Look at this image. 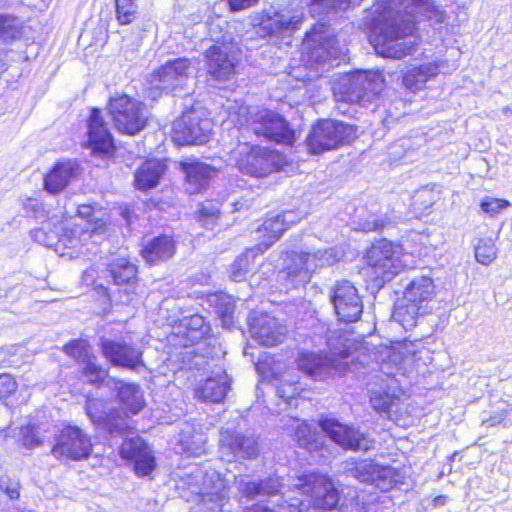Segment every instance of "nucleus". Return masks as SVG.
<instances>
[{
    "label": "nucleus",
    "instance_id": "obj_1",
    "mask_svg": "<svg viewBox=\"0 0 512 512\" xmlns=\"http://www.w3.org/2000/svg\"><path fill=\"white\" fill-rule=\"evenodd\" d=\"M117 407L109 408L104 398L87 397L85 413L91 423L110 437L133 432L129 420L139 415L147 406L144 391L139 384L114 379Z\"/></svg>",
    "mask_w": 512,
    "mask_h": 512
},
{
    "label": "nucleus",
    "instance_id": "obj_2",
    "mask_svg": "<svg viewBox=\"0 0 512 512\" xmlns=\"http://www.w3.org/2000/svg\"><path fill=\"white\" fill-rule=\"evenodd\" d=\"M290 490L303 497L297 504L290 503V512H331L339 508L341 493L327 473L306 470L293 477Z\"/></svg>",
    "mask_w": 512,
    "mask_h": 512
},
{
    "label": "nucleus",
    "instance_id": "obj_3",
    "mask_svg": "<svg viewBox=\"0 0 512 512\" xmlns=\"http://www.w3.org/2000/svg\"><path fill=\"white\" fill-rule=\"evenodd\" d=\"M403 244L380 238L372 242L363 253L361 273L366 282L382 288L396 276L407 270Z\"/></svg>",
    "mask_w": 512,
    "mask_h": 512
},
{
    "label": "nucleus",
    "instance_id": "obj_4",
    "mask_svg": "<svg viewBox=\"0 0 512 512\" xmlns=\"http://www.w3.org/2000/svg\"><path fill=\"white\" fill-rule=\"evenodd\" d=\"M359 137V127L338 119L320 118L311 126L304 144L307 153L320 156L349 147Z\"/></svg>",
    "mask_w": 512,
    "mask_h": 512
},
{
    "label": "nucleus",
    "instance_id": "obj_5",
    "mask_svg": "<svg viewBox=\"0 0 512 512\" xmlns=\"http://www.w3.org/2000/svg\"><path fill=\"white\" fill-rule=\"evenodd\" d=\"M106 111L116 131L122 135L135 136L142 132L149 122L145 104L124 92L108 98Z\"/></svg>",
    "mask_w": 512,
    "mask_h": 512
},
{
    "label": "nucleus",
    "instance_id": "obj_6",
    "mask_svg": "<svg viewBox=\"0 0 512 512\" xmlns=\"http://www.w3.org/2000/svg\"><path fill=\"white\" fill-rule=\"evenodd\" d=\"M288 164L284 153L260 145H246V150L238 152L234 158L235 167L243 175L257 179L281 172Z\"/></svg>",
    "mask_w": 512,
    "mask_h": 512
},
{
    "label": "nucleus",
    "instance_id": "obj_7",
    "mask_svg": "<svg viewBox=\"0 0 512 512\" xmlns=\"http://www.w3.org/2000/svg\"><path fill=\"white\" fill-rule=\"evenodd\" d=\"M349 357V350H343L333 355L303 350L298 353L295 363L296 368L305 376L313 381L322 382L344 376L350 368L346 361Z\"/></svg>",
    "mask_w": 512,
    "mask_h": 512
},
{
    "label": "nucleus",
    "instance_id": "obj_8",
    "mask_svg": "<svg viewBox=\"0 0 512 512\" xmlns=\"http://www.w3.org/2000/svg\"><path fill=\"white\" fill-rule=\"evenodd\" d=\"M248 127L257 137L281 146H294L297 136L286 117L279 112L262 108L247 120Z\"/></svg>",
    "mask_w": 512,
    "mask_h": 512
},
{
    "label": "nucleus",
    "instance_id": "obj_9",
    "mask_svg": "<svg viewBox=\"0 0 512 512\" xmlns=\"http://www.w3.org/2000/svg\"><path fill=\"white\" fill-rule=\"evenodd\" d=\"M241 50L232 42L216 41L203 53L206 74L215 82H227L239 73Z\"/></svg>",
    "mask_w": 512,
    "mask_h": 512
},
{
    "label": "nucleus",
    "instance_id": "obj_10",
    "mask_svg": "<svg viewBox=\"0 0 512 512\" xmlns=\"http://www.w3.org/2000/svg\"><path fill=\"white\" fill-rule=\"evenodd\" d=\"M211 135V120L193 108L183 111L172 124L171 139L177 147L204 145Z\"/></svg>",
    "mask_w": 512,
    "mask_h": 512
},
{
    "label": "nucleus",
    "instance_id": "obj_11",
    "mask_svg": "<svg viewBox=\"0 0 512 512\" xmlns=\"http://www.w3.org/2000/svg\"><path fill=\"white\" fill-rule=\"evenodd\" d=\"M92 451L91 437L75 425L64 426L51 448V454L60 461H84L91 456Z\"/></svg>",
    "mask_w": 512,
    "mask_h": 512
},
{
    "label": "nucleus",
    "instance_id": "obj_12",
    "mask_svg": "<svg viewBox=\"0 0 512 512\" xmlns=\"http://www.w3.org/2000/svg\"><path fill=\"white\" fill-rule=\"evenodd\" d=\"M384 82L385 78L381 72L357 71L340 86L339 101L349 105L370 102L374 96L379 94Z\"/></svg>",
    "mask_w": 512,
    "mask_h": 512
},
{
    "label": "nucleus",
    "instance_id": "obj_13",
    "mask_svg": "<svg viewBox=\"0 0 512 512\" xmlns=\"http://www.w3.org/2000/svg\"><path fill=\"white\" fill-rule=\"evenodd\" d=\"M417 23L411 19L394 18L382 29L384 42L379 54L385 58L402 59L416 50V43L403 44L397 41L410 36H417Z\"/></svg>",
    "mask_w": 512,
    "mask_h": 512
},
{
    "label": "nucleus",
    "instance_id": "obj_14",
    "mask_svg": "<svg viewBox=\"0 0 512 512\" xmlns=\"http://www.w3.org/2000/svg\"><path fill=\"white\" fill-rule=\"evenodd\" d=\"M105 275L110 283L118 287L120 295L127 297V304L137 295L141 282L140 270L130 256L112 258L105 264Z\"/></svg>",
    "mask_w": 512,
    "mask_h": 512
},
{
    "label": "nucleus",
    "instance_id": "obj_15",
    "mask_svg": "<svg viewBox=\"0 0 512 512\" xmlns=\"http://www.w3.org/2000/svg\"><path fill=\"white\" fill-rule=\"evenodd\" d=\"M288 229L289 224L284 215L279 214L265 218L256 229L258 243L254 247L246 249L237 258L236 264L246 270L250 262L273 246Z\"/></svg>",
    "mask_w": 512,
    "mask_h": 512
},
{
    "label": "nucleus",
    "instance_id": "obj_16",
    "mask_svg": "<svg viewBox=\"0 0 512 512\" xmlns=\"http://www.w3.org/2000/svg\"><path fill=\"white\" fill-rule=\"evenodd\" d=\"M86 126L87 139L84 147L90 149L94 155L112 156L116 151L115 139L100 108H90Z\"/></svg>",
    "mask_w": 512,
    "mask_h": 512
},
{
    "label": "nucleus",
    "instance_id": "obj_17",
    "mask_svg": "<svg viewBox=\"0 0 512 512\" xmlns=\"http://www.w3.org/2000/svg\"><path fill=\"white\" fill-rule=\"evenodd\" d=\"M331 302L339 322L351 324L360 320L363 303L356 287L351 282L337 281L332 290Z\"/></svg>",
    "mask_w": 512,
    "mask_h": 512
},
{
    "label": "nucleus",
    "instance_id": "obj_18",
    "mask_svg": "<svg viewBox=\"0 0 512 512\" xmlns=\"http://www.w3.org/2000/svg\"><path fill=\"white\" fill-rule=\"evenodd\" d=\"M99 348L111 366L130 371H139L145 368L143 352L135 345L124 341L102 339Z\"/></svg>",
    "mask_w": 512,
    "mask_h": 512
},
{
    "label": "nucleus",
    "instance_id": "obj_19",
    "mask_svg": "<svg viewBox=\"0 0 512 512\" xmlns=\"http://www.w3.org/2000/svg\"><path fill=\"white\" fill-rule=\"evenodd\" d=\"M119 455L132 464L137 477H149L156 469V458L148 444L140 437L124 439L119 447Z\"/></svg>",
    "mask_w": 512,
    "mask_h": 512
},
{
    "label": "nucleus",
    "instance_id": "obj_20",
    "mask_svg": "<svg viewBox=\"0 0 512 512\" xmlns=\"http://www.w3.org/2000/svg\"><path fill=\"white\" fill-rule=\"evenodd\" d=\"M319 427L330 438L332 442L344 450L359 451L367 450L368 446L364 443L366 437L353 427L343 424L334 418H321Z\"/></svg>",
    "mask_w": 512,
    "mask_h": 512
},
{
    "label": "nucleus",
    "instance_id": "obj_21",
    "mask_svg": "<svg viewBox=\"0 0 512 512\" xmlns=\"http://www.w3.org/2000/svg\"><path fill=\"white\" fill-rule=\"evenodd\" d=\"M80 175V166L71 160L57 161L43 178V189L51 194L58 195Z\"/></svg>",
    "mask_w": 512,
    "mask_h": 512
},
{
    "label": "nucleus",
    "instance_id": "obj_22",
    "mask_svg": "<svg viewBox=\"0 0 512 512\" xmlns=\"http://www.w3.org/2000/svg\"><path fill=\"white\" fill-rule=\"evenodd\" d=\"M443 65V61L436 60L408 68L401 76L403 87L414 94L424 90L427 83L439 75Z\"/></svg>",
    "mask_w": 512,
    "mask_h": 512
},
{
    "label": "nucleus",
    "instance_id": "obj_23",
    "mask_svg": "<svg viewBox=\"0 0 512 512\" xmlns=\"http://www.w3.org/2000/svg\"><path fill=\"white\" fill-rule=\"evenodd\" d=\"M176 250V242L173 237L161 234L142 245L139 254L149 266H155L171 259Z\"/></svg>",
    "mask_w": 512,
    "mask_h": 512
},
{
    "label": "nucleus",
    "instance_id": "obj_24",
    "mask_svg": "<svg viewBox=\"0 0 512 512\" xmlns=\"http://www.w3.org/2000/svg\"><path fill=\"white\" fill-rule=\"evenodd\" d=\"M180 170L184 173L185 183L191 188V193H203L216 176L217 170L209 164L194 161L179 163Z\"/></svg>",
    "mask_w": 512,
    "mask_h": 512
},
{
    "label": "nucleus",
    "instance_id": "obj_25",
    "mask_svg": "<svg viewBox=\"0 0 512 512\" xmlns=\"http://www.w3.org/2000/svg\"><path fill=\"white\" fill-rule=\"evenodd\" d=\"M250 332L252 337L261 345L265 347H275L283 343L287 331L286 327L279 323L275 318L262 317L257 319L251 325Z\"/></svg>",
    "mask_w": 512,
    "mask_h": 512
},
{
    "label": "nucleus",
    "instance_id": "obj_26",
    "mask_svg": "<svg viewBox=\"0 0 512 512\" xmlns=\"http://www.w3.org/2000/svg\"><path fill=\"white\" fill-rule=\"evenodd\" d=\"M230 389L229 382L222 376L208 377L194 389V397L203 403L220 404L224 402Z\"/></svg>",
    "mask_w": 512,
    "mask_h": 512
},
{
    "label": "nucleus",
    "instance_id": "obj_27",
    "mask_svg": "<svg viewBox=\"0 0 512 512\" xmlns=\"http://www.w3.org/2000/svg\"><path fill=\"white\" fill-rule=\"evenodd\" d=\"M436 296V286L431 277L414 278L404 290V300L425 309Z\"/></svg>",
    "mask_w": 512,
    "mask_h": 512
},
{
    "label": "nucleus",
    "instance_id": "obj_28",
    "mask_svg": "<svg viewBox=\"0 0 512 512\" xmlns=\"http://www.w3.org/2000/svg\"><path fill=\"white\" fill-rule=\"evenodd\" d=\"M165 169V165L159 160H145L135 172L134 187L142 192L155 188L159 184Z\"/></svg>",
    "mask_w": 512,
    "mask_h": 512
},
{
    "label": "nucleus",
    "instance_id": "obj_29",
    "mask_svg": "<svg viewBox=\"0 0 512 512\" xmlns=\"http://www.w3.org/2000/svg\"><path fill=\"white\" fill-rule=\"evenodd\" d=\"M304 19L303 15L285 18L283 15L275 13L274 16L263 17L260 25L266 36H284L299 30Z\"/></svg>",
    "mask_w": 512,
    "mask_h": 512
},
{
    "label": "nucleus",
    "instance_id": "obj_30",
    "mask_svg": "<svg viewBox=\"0 0 512 512\" xmlns=\"http://www.w3.org/2000/svg\"><path fill=\"white\" fill-rule=\"evenodd\" d=\"M191 69V60L187 57H180L169 60L151 74L154 81L169 82L186 78Z\"/></svg>",
    "mask_w": 512,
    "mask_h": 512
},
{
    "label": "nucleus",
    "instance_id": "obj_31",
    "mask_svg": "<svg viewBox=\"0 0 512 512\" xmlns=\"http://www.w3.org/2000/svg\"><path fill=\"white\" fill-rule=\"evenodd\" d=\"M256 367L257 370L269 381L279 380V383L276 386V393L286 403H290L292 400L301 397L305 390L301 387L299 381H282L280 380V373H270V369L266 367V362H259Z\"/></svg>",
    "mask_w": 512,
    "mask_h": 512
},
{
    "label": "nucleus",
    "instance_id": "obj_32",
    "mask_svg": "<svg viewBox=\"0 0 512 512\" xmlns=\"http://www.w3.org/2000/svg\"><path fill=\"white\" fill-rule=\"evenodd\" d=\"M292 438L295 443L308 452L320 451L324 444L321 436L306 421L295 420Z\"/></svg>",
    "mask_w": 512,
    "mask_h": 512
},
{
    "label": "nucleus",
    "instance_id": "obj_33",
    "mask_svg": "<svg viewBox=\"0 0 512 512\" xmlns=\"http://www.w3.org/2000/svg\"><path fill=\"white\" fill-rule=\"evenodd\" d=\"M282 486L281 477L271 475L259 481L246 483L243 488V495L247 499H254L258 496L272 497L281 492Z\"/></svg>",
    "mask_w": 512,
    "mask_h": 512
},
{
    "label": "nucleus",
    "instance_id": "obj_34",
    "mask_svg": "<svg viewBox=\"0 0 512 512\" xmlns=\"http://www.w3.org/2000/svg\"><path fill=\"white\" fill-rule=\"evenodd\" d=\"M353 476L364 483H374L387 477L389 467H384L368 460H360L351 468Z\"/></svg>",
    "mask_w": 512,
    "mask_h": 512
},
{
    "label": "nucleus",
    "instance_id": "obj_35",
    "mask_svg": "<svg viewBox=\"0 0 512 512\" xmlns=\"http://www.w3.org/2000/svg\"><path fill=\"white\" fill-rule=\"evenodd\" d=\"M79 375L87 384L101 388L106 384L109 370L98 363L97 357L95 356V358L80 365Z\"/></svg>",
    "mask_w": 512,
    "mask_h": 512
},
{
    "label": "nucleus",
    "instance_id": "obj_36",
    "mask_svg": "<svg viewBox=\"0 0 512 512\" xmlns=\"http://www.w3.org/2000/svg\"><path fill=\"white\" fill-rule=\"evenodd\" d=\"M62 351L79 366L96 356L91 344L85 338L69 340L63 345Z\"/></svg>",
    "mask_w": 512,
    "mask_h": 512
},
{
    "label": "nucleus",
    "instance_id": "obj_37",
    "mask_svg": "<svg viewBox=\"0 0 512 512\" xmlns=\"http://www.w3.org/2000/svg\"><path fill=\"white\" fill-rule=\"evenodd\" d=\"M221 215V203L215 199H208L199 204L195 219L206 227L217 224Z\"/></svg>",
    "mask_w": 512,
    "mask_h": 512
},
{
    "label": "nucleus",
    "instance_id": "obj_38",
    "mask_svg": "<svg viewBox=\"0 0 512 512\" xmlns=\"http://www.w3.org/2000/svg\"><path fill=\"white\" fill-rule=\"evenodd\" d=\"M424 314V310L413 303L405 301L394 308V318L405 328H412L416 325L419 315Z\"/></svg>",
    "mask_w": 512,
    "mask_h": 512
},
{
    "label": "nucleus",
    "instance_id": "obj_39",
    "mask_svg": "<svg viewBox=\"0 0 512 512\" xmlns=\"http://www.w3.org/2000/svg\"><path fill=\"white\" fill-rule=\"evenodd\" d=\"M115 17L119 25L135 22L139 16L137 0H114Z\"/></svg>",
    "mask_w": 512,
    "mask_h": 512
},
{
    "label": "nucleus",
    "instance_id": "obj_40",
    "mask_svg": "<svg viewBox=\"0 0 512 512\" xmlns=\"http://www.w3.org/2000/svg\"><path fill=\"white\" fill-rule=\"evenodd\" d=\"M19 382L15 375L9 372L0 373V402L8 405L17 400L19 394Z\"/></svg>",
    "mask_w": 512,
    "mask_h": 512
},
{
    "label": "nucleus",
    "instance_id": "obj_41",
    "mask_svg": "<svg viewBox=\"0 0 512 512\" xmlns=\"http://www.w3.org/2000/svg\"><path fill=\"white\" fill-rule=\"evenodd\" d=\"M99 209L92 204H80L76 209V215L83 219L90 227L92 233L103 232L106 222L97 216Z\"/></svg>",
    "mask_w": 512,
    "mask_h": 512
},
{
    "label": "nucleus",
    "instance_id": "obj_42",
    "mask_svg": "<svg viewBox=\"0 0 512 512\" xmlns=\"http://www.w3.org/2000/svg\"><path fill=\"white\" fill-rule=\"evenodd\" d=\"M413 6L419 8V13L426 21L442 24L446 19V13L440 10L432 0H412Z\"/></svg>",
    "mask_w": 512,
    "mask_h": 512
},
{
    "label": "nucleus",
    "instance_id": "obj_43",
    "mask_svg": "<svg viewBox=\"0 0 512 512\" xmlns=\"http://www.w3.org/2000/svg\"><path fill=\"white\" fill-rule=\"evenodd\" d=\"M21 34V26L17 17L11 14H0V39L4 42H11Z\"/></svg>",
    "mask_w": 512,
    "mask_h": 512
},
{
    "label": "nucleus",
    "instance_id": "obj_44",
    "mask_svg": "<svg viewBox=\"0 0 512 512\" xmlns=\"http://www.w3.org/2000/svg\"><path fill=\"white\" fill-rule=\"evenodd\" d=\"M496 256L497 248L494 241L490 238L479 239L475 246L476 260L483 265H489L496 259Z\"/></svg>",
    "mask_w": 512,
    "mask_h": 512
},
{
    "label": "nucleus",
    "instance_id": "obj_45",
    "mask_svg": "<svg viewBox=\"0 0 512 512\" xmlns=\"http://www.w3.org/2000/svg\"><path fill=\"white\" fill-rule=\"evenodd\" d=\"M371 407L378 413H390L398 397L387 391H374L370 396Z\"/></svg>",
    "mask_w": 512,
    "mask_h": 512
},
{
    "label": "nucleus",
    "instance_id": "obj_46",
    "mask_svg": "<svg viewBox=\"0 0 512 512\" xmlns=\"http://www.w3.org/2000/svg\"><path fill=\"white\" fill-rule=\"evenodd\" d=\"M84 232L76 225L63 226L61 232L58 234V242L65 248H77L82 245L80 240L81 233Z\"/></svg>",
    "mask_w": 512,
    "mask_h": 512
},
{
    "label": "nucleus",
    "instance_id": "obj_47",
    "mask_svg": "<svg viewBox=\"0 0 512 512\" xmlns=\"http://www.w3.org/2000/svg\"><path fill=\"white\" fill-rule=\"evenodd\" d=\"M510 202L502 198H484L480 202L481 210L489 216H495L502 210L508 208Z\"/></svg>",
    "mask_w": 512,
    "mask_h": 512
},
{
    "label": "nucleus",
    "instance_id": "obj_48",
    "mask_svg": "<svg viewBox=\"0 0 512 512\" xmlns=\"http://www.w3.org/2000/svg\"><path fill=\"white\" fill-rule=\"evenodd\" d=\"M222 442L223 446L229 449L230 452L237 454L246 448L247 439L241 434L228 432L223 437Z\"/></svg>",
    "mask_w": 512,
    "mask_h": 512
},
{
    "label": "nucleus",
    "instance_id": "obj_49",
    "mask_svg": "<svg viewBox=\"0 0 512 512\" xmlns=\"http://www.w3.org/2000/svg\"><path fill=\"white\" fill-rule=\"evenodd\" d=\"M94 301L102 305L104 309H111L112 295L110 289L103 284H94L92 286Z\"/></svg>",
    "mask_w": 512,
    "mask_h": 512
},
{
    "label": "nucleus",
    "instance_id": "obj_50",
    "mask_svg": "<svg viewBox=\"0 0 512 512\" xmlns=\"http://www.w3.org/2000/svg\"><path fill=\"white\" fill-rule=\"evenodd\" d=\"M22 445L27 449H33L42 444V440L38 437L34 427L27 426L21 432Z\"/></svg>",
    "mask_w": 512,
    "mask_h": 512
},
{
    "label": "nucleus",
    "instance_id": "obj_51",
    "mask_svg": "<svg viewBox=\"0 0 512 512\" xmlns=\"http://www.w3.org/2000/svg\"><path fill=\"white\" fill-rule=\"evenodd\" d=\"M187 330L190 332L191 330H198L199 337L202 338L208 334L210 330L209 324L205 321L204 317L198 314H194L189 317Z\"/></svg>",
    "mask_w": 512,
    "mask_h": 512
},
{
    "label": "nucleus",
    "instance_id": "obj_52",
    "mask_svg": "<svg viewBox=\"0 0 512 512\" xmlns=\"http://www.w3.org/2000/svg\"><path fill=\"white\" fill-rule=\"evenodd\" d=\"M230 12H239L255 6L260 0H224Z\"/></svg>",
    "mask_w": 512,
    "mask_h": 512
},
{
    "label": "nucleus",
    "instance_id": "obj_53",
    "mask_svg": "<svg viewBox=\"0 0 512 512\" xmlns=\"http://www.w3.org/2000/svg\"><path fill=\"white\" fill-rule=\"evenodd\" d=\"M309 253L307 252H300V253H293L292 259L299 261L301 264V270L306 269L308 260H309Z\"/></svg>",
    "mask_w": 512,
    "mask_h": 512
},
{
    "label": "nucleus",
    "instance_id": "obj_54",
    "mask_svg": "<svg viewBox=\"0 0 512 512\" xmlns=\"http://www.w3.org/2000/svg\"><path fill=\"white\" fill-rule=\"evenodd\" d=\"M4 492L7 494V496L11 499V500H16L20 497V491H19V486L18 485H15L13 487H7Z\"/></svg>",
    "mask_w": 512,
    "mask_h": 512
},
{
    "label": "nucleus",
    "instance_id": "obj_55",
    "mask_svg": "<svg viewBox=\"0 0 512 512\" xmlns=\"http://www.w3.org/2000/svg\"><path fill=\"white\" fill-rule=\"evenodd\" d=\"M447 502V496L445 495H439V496H436L434 499H433V505L435 507L437 506H443L445 505Z\"/></svg>",
    "mask_w": 512,
    "mask_h": 512
},
{
    "label": "nucleus",
    "instance_id": "obj_56",
    "mask_svg": "<svg viewBox=\"0 0 512 512\" xmlns=\"http://www.w3.org/2000/svg\"><path fill=\"white\" fill-rule=\"evenodd\" d=\"M349 2L350 0H339V2L333 1L332 7L335 9H345L348 6Z\"/></svg>",
    "mask_w": 512,
    "mask_h": 512
}]
</instances>
